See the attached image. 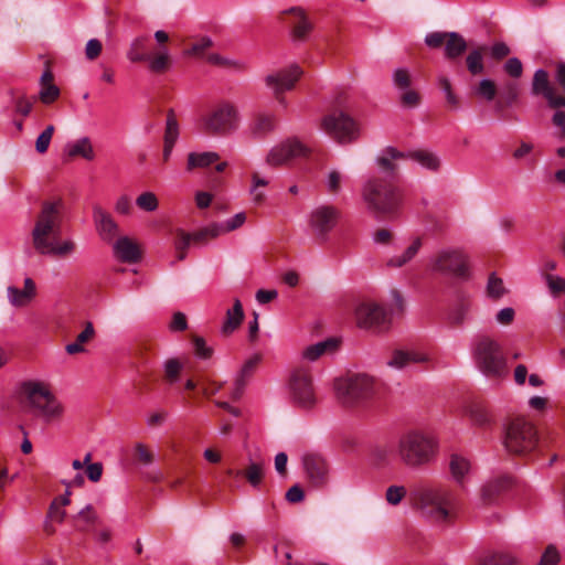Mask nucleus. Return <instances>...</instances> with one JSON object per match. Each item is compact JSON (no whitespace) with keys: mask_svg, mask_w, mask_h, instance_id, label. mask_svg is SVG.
<instances>
[{"mask_svg":"<svg viewBox=\"0 0 565 565\" xmlns=\"http://www.w3.org/2000/svg\"><path fill=\"white\" fill-rule=\"evenodd\" d=\"M405 159V153L395 148H386L377 157L383 174L370 177L362 186L361 195L371 215L377 220H395L403 206V191L397 185L398 167L396 161Z\"/></svg>","mask_w":565,"mask_h":565,"instance_id":"f257e3e1","label":"nucleus"},{"mask_svg":"<svg viewBox=\"0 0 565 565\" xmlns=\"http://www.w3.org/2000/svg\"><path fill=\"white\" fill-rule=\"evenodd\" d=\"M64 203L61 199L44 201L31 232L32 245L42 256L65 258L76 252L72 239L61 241Z\"/></svg>","mask_w":565,"mask_h":565,"instance_id":"f03ea898","label":"nucleus"},{"mask_svg":"<svg viewBox=\"0 0 565 565\" xmlns=\"http://www.w3.org/2000/svg\"><path fill=\"white\" fill-rule=\"evenodd\" d=\"M416 510L438 524H451L457 516V491L448 484L419 482L411 488Z\"/></svg>","mask_w":565,"mask_h":565,"instance_id":"7ed1b4c3","label":"nucleus"},{"mask_svg":"<svg viewBox=\"0 0 565 565\" xmlns=\"http://www.w3.org/2000/svg\"><path fill=\"white\" fill-rule=\"evenodd\" d=\"M17 398L22 406L46 424L60 422L64 415V405L44 382L34 380L21 382L17 390Z\"/></svg>","mask_w":565,"mask_h":565,"instance_id":"20e7f679","label":"nucleus"},{"mask_svg":"<svg viewBox=\"0 0 565 565\" xmlns=\"http://www.w3.org/2000/svg\"><path fill=\"white\" fill-rule=\"evenodd\" d=\"M437 443L422 430H408L401 435L396 455L406 467L418 470L428 466L436 457Z\"/></svg>","mask_w":565,"mask_h":565,"instance_id":"39448f33","label":"nucleus"},{"mask_svg":"<svg viewBox=\"0 0 565 565\" xmlns=\"http://www.w3.org/2000/svg\"><path fill=\"white\" fill-rule=\"evenodd\" d=\"M477 369L487 377L501 380L508 374V361L501 344L489 335H479L472 345Z\"/></svg>","mask_w":565,"mask_h":565,"instance_id":"423d86ee","label":"nucleus"},{"mask_svg":"<svg viewBox=\"0 0 565 565\" xmlns=\"http://www.w3.org/2000/svg\"><path fill=\"white\" fill-rule=\"evenodd\" d=\"M334 392L342 406L360 407L374 396L376 382L367 374H350L334 381Z\"/></svg>","mask_w":565,"mask_h":565,"instance_id":"0eeeda50","label":"nucleus"},{"mask_svg":"<svg viewBox=\"0 0 565 565\" xmlns=\"http://www.w3.org/2000/svg\"><path fill=\"white\" fill-rule=\"evenodd\" d=\"M238 126V110L228 102L217 103L200 118L202 131L212 136H228L237 130Z\"/></svg>","mask_w":565,"mask_h":565,"instance_id":"6e6552de","label":"nucleus"},{"mask_svg":"<svg viewBox=\"0 0 565 565\" xmlns=\"http://www.w3.org/2000/svg\"><path fill=\"white\" fill-rule=\"evenodd\" d=\"M431 271L456 280H468L470 277V265L468 255L456 247L438 249L430 258Z\"/></svg>","mask_w":565,"mask_h":565,"instance_id":"1a4fd4ad","label":"nucleus"},{"mask_svg":"<svg viewBox=\"0 0 565 565\" xmlns=\"http://www.w3.org/2000/svg\"><path fill=\"white\" fill-rule=\"evenodd\" d=\"M342 217L341 210L333 204H320L308 215V227L313 241L319 245L329 242Z\"/></svg>","mask_w":565,"mask_h":565,"instance_id":"9d476101","label":"nucleus"},{"mask_svg":"<svg viewBox=\"0 0 565 565\" xmlns=\"http://www.w3.org/2000/svg\"><path fill=\"white\" fill-rule=\"evenodd\" d=\"M539 437L534 425L524 418H513L505 429V448L515 455H524L534 450Z\"/></svg>","mask_w":565,"mask_h":565,"instance_id":"9b49d317","label":"nucleus"},{"mask_svg":"<svg viewBox=\"0 0 565 565\" xmlns=\"http://www.w3.org/2000/svg\"><path fill=\"white\" fill-rule=\"evenodd\" d=\"M288 391L294 405L303 409H311L316 405L317 397L311 371L308 366L299 365L291 371Z\"/></svg>","mask_w":565,"mask_h":565,"instance_id":"f8f14e48","label":"nucleus"},{"mask_svg":"<svg viewBox=\"0 0 565 565\" xmlns=\"http://www.w3.org/2000/svg\"><path fill=\"white\" fill-rule=\"evenodd\" d=\"M322 129L341 145L351 143L360 136L359 124L342 110H333L321 121Z\"/></svg>","mask_w":565,"mask_h":565,"instance_id":"ddd939ff","label":"nucleus"},{"mask_svg":"<svg viewBox=\"0 0 565 565\" xmlns=\"http://www.w3.org/2000/svg\"><path fill=\"white\" fill-rule=\"evenodd\" d=\"M425 43L433 49L445 45V56L450 61L459 58L468 49L466 40L457 32H431Z\"/></svg>","mask_w":565,"mask_h":565,"instance_id":"4468645a","label":"nucleus"},{"mask_svg":"<svg viewBox=\"0 0 565 565\" xmlns=\"http://www.w3.org/2000/svg\"><path fill=\"white\" fill-rule=\"evenodd\" d=\"M310 149L296 138L287 139L286 141L274 147L268 156L267 163L273 167L286 164L291 160L299 158H307Z\"/></svg>","mask_w":565,"mask_h":565,"instance_id":"2eb2a0df","label":"nucleus"},{"mask_svg":"<svg viewBox=\"0 0 565 565\" xmlns=\"http://www.w3.org/2000/svg\"><path fill=\"white\" fill-rule=\"evenodd\" d=\"M302 71L297 65L289 68L281 70L277 73L266 76V85L273 89L276 99L280 104H285L284 93L295 87V84L300 78Z\"/></svg>","mask_w":565,"mask_h":565,"instance_id":"dca6fc26","label":"nucleus"},{"mask_svg":"<svg viewBox=\"0 0 565 565\" xmlns=\"http://www.w3.org/2000/svg\"><path fill=\"white\" fill-rule=\"evenodd\" d=\"M355 319L360 328L382 329L387 323L385 309L376 302L363 301L355 309Z\"/></svg>","mask_w":565,"mask_h":565,"instance_id":"f3484780","label":"nucleus"},{"mask_svg":"<svg viewBox=\"0 0 565 565\" xmlns=\"http://www.w3.org/2000/svg\"><path fill=\"white\" fill-rule=\"evenodd\" d=\"M306 478L313 488H322L328 482L329 465L319 454H306L302 458Z\"/></svg>","mask_w":565,"mask_h":565,"instance_id":"a211bd4d","label":"nucleus"},{"mask_svg":"<svg viewBox=\"0 0 565 565\" xmlns=\"http://www.w3.org/2000/svg\"><path fill=\"white\" fill-rule=\"evenodd\" d=\"M532 93L544 96L548 106L553 109L565 108V96L556 93L555 88L551 85L547 72L544 70H537L534 73Z\"/></svg>","mask_w":565,"mask_h":565,"instance_id":"6ab92c4d","label":"nucleus"},{"mask_svg":"<svg viewBox=\"0 0 565 565\" xmlns=\"http://www.w3.org/2000/svg\"><path fill=\"white\" fill-rule=\"evenodd\" d=\"M93 221L100 238L111 243L119 234V225L113 215L99 204L93 205Z\"/></svg>","mask_w":565,"mask_h":565,"instance_id":"aec40b11","label":"nucleus"},{"mask_svg":"<svg viewBox=\"0 0 565 565\" xmlns=\"http://www.w3.org/2000/svg\"><path fill=\"white\" fill-rule=\"evenodd\" d=\"M36 285L30 277L24 279L22 289L15 286L7 288L8 300L10 305L17 308L28 306L36 297Z\"/></svg>","mask_w":565,"mask_h":565,"instance_id":"412c9836","label":"nucleus"},{"mask_svg":"<svg viewBox=\"0 0 565 565\" xmlns=\"http://www.w3.org/2000/svg\"><path fill=\"white\" fill-rule=\"evenodd\" d=\"M115 256L122 263L136 264L142 257L140 246L128 236L119 237L114 243Z\"/></svg>","mask_w":565,"mask_h":565,"instance_id":"4be33fe9","label":"nucleus"},{"mask_svg":"<svg viewBox=\"0 0 565 565\" xmlns=\"http://www.w3.org/2000/svg\"><path fill=\"white\" fill-rule=\"evenodd\" d=\"M512 484L510 477L501 476L489 480L481 489V499L484 504L494 503L498 498Z\"/></svg>","mask_w":565,"mask_h":565,"instance_id":"5701e85b","label":"nucleus"},{"mask_svg":"<svg viewBox=\"0 0 565 565\" xmlns=\"http://www.w3.org/2000/svg\"><path fill=\"white\" fill-rule=\"evenodd\" d=\"M488 53L489 46L486 44L470 46L468 54L465 58V64L470 75L479 76L484 73V58Z\"/></svg>","mask_w":565,"mask_h":565,"instance_id":"b1692460","label":"nucleus"},{"mask_svg":"<svg viewBox=\"0 0 565 565\" xmlns=\"http://www.w3.org/2000/svg\"><path fill=\"white\" fill-rule=\"evenodd\" d=\"M428 355L424 352L411 350H396L392 353L387 365L402 370L412 363H426L428 362Z\"/></svg>","mask_w":565,"mask_h":565,"instance_id":"393cba45","label":"nucleus"},{"mask_svg":"<svg viewBox=\"0 0 565 565\" xmlns=\"http://www.w3.org/2000/svg\"><path fill=\"white\" fill-rule=\"evenodd\" d=\"M470 468V461L467 458L458 454H452L450 456L449 471L451 473L452 479L458 486L463 484L465 478L469 473Z\"/></svg>","mask_w":565,"mask_h":565,"instance_id":"a878e982","label":"nucleus"},{"mask_svg":"<svg viewBox=\"0 0 565 565\" xmlns=\"http://www.w3.org/2000/svg\"><path fill=\"white\" fill-rule=\"evenodd\" d=\"M244 320V310L239 299H235L233 308L226 311L225 321L222 327L224 334H231L234 332Z\"/></svg>","mask_w":565,"mask_h":565,"instance_id":"bb28decb","label":"nucleus"},{"mask_svg":"<svg viewBox=\"0 0 565 565\" xmlns=\"http://www.w3.org/2000/svg\"><path fill=\"white\" fill-rule=\"evenodd\" d=\"M338 344H339L338 340H335L333 338H330L322 342H318L316 344H312V345H309L308 348H306L302 352V358L308 361L313 362V361L318 360L324 353L334 351L338 348Z\"/></svg>","mask_w":565,"mask_h":565,"instance_id":"cd10ccee","label":"nucleus"},{"mask_svg":"<svg viewBox=\"0 0 565 565\" xmlns=\"http://www.w3.org/2000/svg\"><path fill=\"white\" fill-rule=\"evenodd\" d=\"M469 416L472 423L481 428H489L493 424L491 412L483 403H473L469 407Z\"/></svg>","mask_w":565,"mask_h":565,"instance_id":"c85d7f7f","label":"nucleus"},{"mask_svg":"<svg viewBox=\"0 0 565 565\" xmlns=\"http://www.w3.org/2000/svg\"><path fill=\"white\" fill-rule=\"evenodd\" d=\"M148 62L149 70L156 74L166 73L171 66V57L166 47H161L156 54L149 55Z\"/></svg>","mask_w":565,"mask_h":565,"instance_id":"c756f323","label":"nucleus"},{"mask_svg":"<svg viewBox=\"0 0 565 565\" xmlns=\"http://www.w3.org/2000/svg\"><path fill=\"white\" fill-rule=\"evenodd\" d=\"M67 157H82L89 161L93 160L95 158V152L90 139L88 137H83L70 145L67 149Z\"/></svg>","mask_w":565,"mask_h":565,"instance_id":"7c9ffc66","label":"nucleus"},{"mask_svg":"<svg viewBox=\"0 0 565 565\" xmlns=\"http://www.w3.org/2000/svg\"><path fill=\"white\" fill-rule=\"evenodd\" d=\"M405 158H411L422 167L431 171H437L441 164L440 159L434 152L428 150H415L405 154Z\"/></svg>","mask_w":565,"mask_h":565,"instance_id":"2f4dec72","label":"nucleus"},{"mask_svg":"<svg viewBox=\"0 0 565 565\" xmlns=\"http://www.w3.org/2000/svg\"><path fill=\"white\" fill-rule=\"evenodd\" d=\"M470 306L471 305L468 299H465V298L459 299L448 313V318H447L448 323L452 328L461 327L468 316Z\"/></svg>","mask_w":565,"mask_h":565,"instance_id":"473e14b6","label":"nucleus"},{"mask_svg":"<svg viewBox=\"0 0 565 565\" xmlns=\"http://www.w3.org/2000/svg\"><path fill=\"white\" fill-rule=\"evenodd\" d=\"M147 36H137L134 39L127 52V57L134 63L146 62L150 55L147 51Z\"/></svg>","mask_w":565,"mask_h":565,"instance_id":"72a5a7b5","label":"nucleus"},{"mask_svg":"<svg viewBox=\"0 0 565 565\" xmlns=\"http://www.w3.org/2000/svg\"><path fill=\"white\" fill-rule=\"evenodd\" d=\"M422 238L416 237L402 255L390 258L387 260V266L396 268L403 267L416 256L422 247Z\"/></svg>","mask_w":565,"mask_h":565,"instance_id":"f704fd0d","label":"nucleus"},{"mask_svg":"<svg viewBox=\"0 0 565 565\" xmlns=\"http://www.w3.org/2000/svg\"><path fill=\"white\" fill-rule=\"evenodd\" d=\"M218 154L216 152L207 151V152H191L188 156L186 168L189 171L195 168H206L218 160Z\"/></svg>","mask_w":565,"mask_h":565,"instance_id":"c9c22d12","label":"nucleus"},{"mask_svg":"<svg viewBox=\"0 0 565 565\" xmlns=\"http://www.w3.org/2000/svg\"><path fill=\"white\" fill-rule=\"evenodd\" d=\"M95 334L92 322H86L84 330L76 337V341L66 345L65 350L68 354H77L84 351V344L89 342Z\"/></svg>","mask_w":565,"mask_h":565,"instance_id":"e433bc0d","label":"nucleus"},{"mask_svg":"<svg viewBox=\"0 0 565 565\" xmlns=\"http://www.w3.org/2000/svg\"><path fill=\"white\" fill-rule=\"evenodd\" d=\"M241 473L253 488H258L264 479V463L250 461Z\"/></svg>","mask_w":565,"mask_h":565,"instance_id":"4c0bfd02","label":"nucleus"},{"mask_svg":"<svg viewBox=\"0 0 565 565\" xmlns=\"http://www.w3.org/2000/svg\"><path fill=\"white\" fill-rule=\"evenodd\" d=\"M73 521L78 531L87 532L89 530V525L97 521V514L94 508L88 504L73 518Z\"/></svg>","mask_w":565,"mask_h":565,"instance_id":"58836bf2","label":"nucleus"},{"mask_svg":"<svg viewBox=\"0 0 565 565\" xmlns=\"http://www.w3.org/2000/svg\"><path fill=\"white\" fill-rule=\"evenodd\" d=\"M276 127V117L269 114H259L253 124V134L259 137L271 132Z\"/></svg>","mask_w":565,"mask_h":565,"instance_id":"ea45409f","label":"nucleus"},{"mask_svg":"<svg viewBox=\"0 0 565 565\" xmlns=\"http://www.w3.org/2000/svg\"><path fill=\"white\" fill-rule=\"evenodd\" d=\"M179 138V124L173 109L167 111L163 142L174 146Z\"/></svg>","mask_w":565,"mask_h":565,"instance_id":"a19ab883","label":"nucleus"},{"mask_svg":"<svg viewBox=\"0 0 565 565\" xmlns=\"http://www.w3.org/2000/svg\"><path fill=\"white\" fill-rule=\"evenodd\" d=\"M438 85L445 94V100L450 110H457L460 107V99L452 89L451 82L446 76H440Z\"/></svg>","mask_w":565,"mask_h":565,"instance_id":"79ce46f5","label":"nucleus"},{"mask_svg":"<svg viewBox=\"0 0 565 565\" xmlns=\"http://www.w3.org/2000/svg\"><path fill=\"white\" fill-rule=\"evenodd\" d=\"M472 93L490 102L497 95V85L491 79H481L472 87Z\"/></svg>","mask_w":565,"mask_h":565,"instance_id":"37998d69","label":"nucleus"},{"mask_svg":"<svg viewBox=\"0 0 565 565\" xmlns=\"http://www.w3.org/2000/svg\"><path fill=\"white\" fill-rule=\"evenodd\" d=\"M345 180L344 173L337 169H332L326 177V189L331 195H337L341 191L342 182Z\"/></svg>","mask_w":565,"mask_h":565,"instance_id":"c03bdc74","label":"nucleus"},{"mask_svg":"<svg viewBox=\"0 0 565 565\" xmlns=\"http://www.w3.org/2000/svg\"><path fill=\"white\" fill-rule=\"evenodd\" d=\"M221 234V225L212 224L207 227L201 228L200 231L191 234V239L196 244H204L210 238H215Z\"/></svg>","mask_w":565,"mask_h":565,"instance_id":"a18cd8bd","label":"nucleus"},{"mask_svg":"<svg viewBox=\"0 0 565 565\" xmlns=\"http://www.w3.org/2000/svg\"><path fill=\"white\" fill-rule=\"evenodd\" d=\"M191 241V234H188L182 230L177 231L174 247L178 260H183L185 258L186 249L189 248Z\"/></svg>","mask_w":565,"mask_h":565,"instance_id":"49530a36","label":"nucleus"},{"mask_svg":"<svg viewBox=\"0 0 565 565\" xmlns=\"http://www.w3.org/2000/svg\"><path fill=\"white\" fill-rule=\"evenodd\" d=\"M212 45V40L207 36H203L189 44L184 54L188 56H202Z\"/></svg>","mask_w":565,"mask_h":565,"instance_id":"de8ad7c7","label":"nucleus"},{"mask_svg":"<svg viewBox=\"0 0 565 565\" xmlns=\"http://www.w3.org/2000/svg\"><path fill=\"white\" fill-rule=\"evenodd\" d=\"M137 206L145 212H153L159 206V201L153 192H143L136 199Z\"/></svg>","mask_w":565,"mask_h":565,"instance_id":"09e8293b","label":"nucleus"},{"mask_svg":"<svg viewBox=\"0 0 565 565\" xmlns=\"http://www.w3.org/2000/svg\"><path fill=\"white\" fill-rule=\"evenodd\" d=\"M182 364L178 359H169L164 363V380L173 384L179 380Z\"/></svg>","mask_w":565,"mask_h":565,"instance_id":"8fccbe9b","label":"nucleus"},{"mask_svg":"<svg viewBox=\"0 0 565 565\" xmlns=\"http://www.w3.org/2000/svg\"><path fill=\"white\" fill-rule=\"evenodd\" d=\"M54 131L55 127L53 125H47L46 128L39 135L35 140V150L39 153H45L47 151Z\"/></svg>","mask_w":565,"mask_h":565,"instance_id":"3c124183","label":"nucleus"},{"mask_svg":"<svg viewBox=\"0 0 565 565\" xmlns=\"http://www.w3.org/2000/svg\"><path fill=\"white\" fill-rule=\"evenodd\" d=\"M488 296L494 299L501 298L505 294V288L501 278L497 277L495 274H491L487 285Z\"/></svg>","mask_w":565,"mask_h":565,"instance_id":"603ef678","label":"nucleus"},{"mask_svg":"<svg viewBox=\"0 0 565 565\" xmlns=\"http://www.w3.org/2000/svg\"><path fill=\"white\" fill-rule=\"evenodd\" d=\"M312 30V23L306 17L300 23L290 29L294 41H305Z\"/></svg>","mask_w":565,"mask_h":565,"instance_id":"864d4df0","label":"nucleus"},{"mask_svg":"<svg viewBox=\"0 0 565 565\" xmlns=\"http://www.w3.org/2000/svg\"><path fill=\"white\" fill-rule=\"evenodd\" d=\"M518 561L508 553H495L487 557L481 565H516Z\"/></svg>","mask_w":565,"mask_h":565,"instance_id":"5fc2aeb1","label":"nucleus"},{"mask_svg":"<svg viewBox=\"0 0 565 565\" xmlns=\"http://www.w3.org/2000/svg\"><path fill=\"white\" fill-rule=\"evenodd\" d=\"M393 83L399 90H405L411 88L412 76L407 70L398 68L393 74Z\"/></svg>","mask_w":565,"mask_h":565,"instance_id":"6e6d98bb","label":"nucleus"},{"mask_svg":"<svg viewBox=\"0 0 565 565\" xmlns=\"http://www.w3.org/2000/svg\"><path fill=\"white\" fill-rule=\"evenodd\" d=\"M406 495V489L403 486H390L386 489L385 499L388 504L397 505Z\"/></svg>","mask_w":565,"mask_h":565,"instance_id":"4d7b16f0","label":"nucleus"},{"mask_svg":"<svg viewBox=\"0 0 565 565\" xmlns=\"http://www.w3.org/2000/svg\"><path fill=\"white\" fill-rule=\"evenodd\" d=\"M399 98H401L402 105L407 108H416L420 105V102H422V97H420L419 93L412 88L402 90Z\"/></svg>","mask_w":565,"mask_h":565,"instance_id":"13d9d810","label":"nucleus"},{"mask_svg":"<svg viewBox=\"0 0 565 565\" xmlns=\"http://www.w3.org/2000/svg\"><path fill=\"white\" fill-rule=\"evenodd\" d=\"M307 15L300 8H290L282 12V19L291 29L297 23H300Z\"/></svg>","mask_w":565,"mask_h":565,"instance_id":"bf43d9fd","label":"nucleus"},{"mask_svg":"<svg viewBox=\"0 0 565 565\" xmlns=\"http://www.w3.org/2000/svg\"><path fill=\"white\" fill-rule=\"evenodd\" d=\"M58 96L60 88L55 84L41 86L40 100L43 104H52Z\"/></svg>","mask_w":565,"mask_h":565,"instance_id":"052dcab7","label":"nucleus"},{"mask_svg":"<svg viewBox=\"0 0 565 565\" xmlns=\"http://www.w3.org/2000/svg\"><path fill=\"white\" fill-rule=\"evenodd\" d=\"M561 559L559 553L554 545H548L536 565H557Z\"/></svg>","mask_w":565,"mask_h":565,"instance_id":"680f3d73","label":"nucleus"},{"mask_svg":"<svg viewBox=\"0 0 565 565\" xmlns=\"http://www.w3.org/2000/svg\"><path fill=\"white\" fill-rule=\"evenodd\" d=\"M192 342L194 347V352L199 358L206 360L212 356L213 349L206 345L205 340L203 338L194 335L192 338Z\"/></svg>","mask_w":565,"mask_h":565,"instance_id":"e2e57ef3","label":"nucleus"},{"mask_svg":"<svg viewBox=\"0 0 565 565\" xmlns=\"http://www.w3.org/2000/svg\"><path fill=\"white\" fill-rule=\"evenodd\" d=\"M135 458L143 465H150L153 462L154 456L146 445L138 443L135 445Z\"/></svg>","mask_w":565,"mask_h":565,"instance_id":"0e129e2a","label":"nucleus"},{"mask_svg":"<svg viewBox=\"0 0 565 565\" xmlns=\"http://www.w3.org/2000/svg\"><path fill=\"white\" fill-rule=\"evenodd\" d=\"M259 361H260V356L259 355H254L250 359H248L244 363V365H243V367H242V370H241V372H239L237 377L246 380V382H248L250 376L254 374V372H255Z\"/></svg>","mask_w":565,"mask_h":565,"instance_id":"69168bd1","label":"nucleus"},{"mask_svg":"<svg viewBox=\"0 0 565 565\" xmlns=\"http://www.w3.org/2000/svg\"><path fill=\"white\" fill-rule=\"evenodd\" d=\"M246 221V214L241 212L237 213L234 217L231 220H227L221 225V234L235 231L236 228L241 227Z\"/></svg>","mask_w":565,"mask_h":565,"instance_id":"338daca9","label":"nucleus"},{"mask_svg":"<svg viewBox=\"0 0 565 565\" xmlns=\"http://www.w3.org/2000/svg\"><path fill=\"white\" fill-rule=\"evenodd\" d=\"M546 282L554 296L561 292L565 294V278L559 276L546 275Z\"/></svg>","mask_w":565,"mask_h":565,"instance_id":"774afa93","label":"nucleus"}]
</instances>
